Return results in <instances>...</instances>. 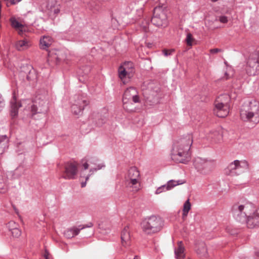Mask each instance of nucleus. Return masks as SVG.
Here are the masks:
<instances>
[{
    "instance_id": "nucleus-1",
    "label": "nucleus",
    "mask_w": 259,
    "mask_h": 259,
    "mask_svg": "<svg viewBox=\"0 0 259 259\" xmlns=\"http://www.w3.org/2000/svg\"><path fill=\"white\" fill-rule=\"evenodd\" d=\"M232 214L235 220L245 224L249 229L259 227V206L255 207L251 202H238L232 207Z\"/></svg>"
},
{
    "instance_id": "nucleus-2",
    "label": "nucleus",
    "mask_w": 259,
    "mask_h": 259,
    "mask_svg": "<svg viewBox=\"0 0 259 259\" xmlns=\"http://www.w3.org/2000/svg\"><path fill=\"white\" fill-rule=\"evenodd\" d=\"M193 143L190 134L181 137L174 142L171 158L176 163H188L191 160L190 147Z\"/></svg>"
},
{
    "instance_id": "nucleus-3",
    "label": "nucleus",
    "mask_w": 259,
    "mask_h": 259,
    "mask_svg": "<svg viewBox=\"0 0 259 259\" xmlns=\"http://www.w3.org/2000/svg\"><path fill=\"white\" fill-rule=\"evenodd\" d=\"M241 119L254 125L259 122V102L251 100L244 102L240 110Z\"/></svg>"
},
{
    "instance_id": "nucleus-4",
    "label": "nucleus",
    "mask_w": 259,
    "mask_h": 259,
    "mask_svg": "<svg viewBox=\"0 0 259 259\" xmlns=\"http://www.w3.org/2000/svg\"><path fill=\"white\" fill-rule=\"evenodd\" d=\"M242 73L248 76L254 75L259 71V52H254L250 54L245 61L238 66Z\"/></svg>"
},
{
    "instance_id": "nucleus-5",
    "label": "nucleus",
    "mask_w": 259,
    "mask_h": 259,
    "mask_svg": "<svg viewBox=\"0 0 259 259\" xmlns=\"http://www.w3.org/2000/svg\"><path fill=\"white\" fill-rule=\"evenodd\" d=\"M123 106L124 109L129 112L135 111V107L128 108V106H133V102L139 103L140 99L136 89L134 87L127 88L124 91L122 98Z\"/></svg>"
},
{
    "instance_id": "nucleus-6",
    "label": "nucleus",
    "mask_w": 259,
    "mask_h": 259,
    "mask_svg": "<svg viewBox=\"0 0 259 259\" xmlns=\"http://www.w3.org/2000/svg\"><path fill=\"white\" fill-rule=\"evenodd\" d=\"M230 100V97L227 94L221 95L216 99L213 111L217 116L224 118L228 115L229 112Z\"/></svg>"
},
{
    "instance_id": "nucleus-7",
    "label": "nucleus",
    "mask_w": 259,
    "mask_h": 259,
    "mask_svg": "<svg viewBox=\"0 0 259 259\" xmlns=\"http://www.w3.org/2000/svg\"><path fill=\"white\" fill-rule=\"evenodd\" d=\"M162 225L161 218L155 215L146 218L142 222L143 230L148 234L159 232L161 229Z\"/></svg>"
},
{
    "instance_id": "nucleus-8",
    "label": "nucleus",
    "mask_w": 259,
    "mask_h": 259,
    "mask_svg": "<svg viewBox=\"0 0 259 259\" xmlns=\"http://www.w3.org/2000/svg\"><path fill=\"white\" fill-rule=\"evenodd\" d=\"M248 169V163L247 161L235 160L230 163L225 169V173L228 176H236L243 173Z\"/></svg>"
},
{
    "instance_id": "nucleus-9",
    "label": "nucleus",
    "mask_w": 259,
    "mask_h": 259,
    "mask_svg": "<svg viewBox=\"0 0 259 259\" xmlns=\"http://www.w3.org/2000/svg\"><path fill=\"white\" fill-rule=\"evenodd\" d=\"M89 103L88 98L85 95H75L71 107L72 112L76 115H82L84 108L88 105Z\"/></svg>"
},
{
    "instance_id": "nucleus-10",
    "label": "nucleus",
    "mask_w": 259,
    "mask_h": 259,
    "mask_svg": "<svg viewBox=\"0 0 259 259\" xmlns=\"http://www.w3.org/2000/svg\"><path fill=\"white\" fill-rule=\"evenodd\" d=\"M193 165L198 172L206 174L212 170L215 164L213 160L197 157L193 160Z\"/></svg>"
},
{
    "instance_id": "nucleus-11",
    "label": "nucleus",
    "mask_w": 259,
    "mask_h": 259,
    "mask_svg": "<svg viewBox=\"0 0 259 259\" xmlns=\"http://www.w3.org/2000/svg\"><path fill=\"white\" fill-rule=\"evenodd\" d=\"M151 22L154 25L158 27H165L167 25V16L161 7H159L154 8L153 16L151 19Z\"/></svg>"
},
{
    "instance_id": "nucleus-12",
    "label": "nucleus",
    "mask_w": 259,
    "mask_h": 259,
    "mask_svg": "<svg viewBox=\"0 0 259 259\" xmlns=\"http://www.w3.org/2000/svg\"><path fill=\"white\" fill-rule=\"evenodd\" d=\"M49 109L48 102L45 98L40 96H36L34 103L31 106L32 115L33 117L36 114L45 115Z\"/></svg>"
},
{
    "instance_id": "nucleus-13",
    "label": "nucleus",
    "mask_w": 259,
    "mask_h": 259,
    "mask_svg": "<svg viewBox=\"0 0 259 259\" xmlns=\"http://www.w3.org/2000/svg\"><path fill=\"white\" fill-rule=\"evenodd\" d=\"M118 71L119 78L123 81V83H125L124 78L126 76L128 78H131L135 72L133 62L131 61L125 62L119 67Z\"/></svg>"
},
{
    "instance_id": "nucleus-14",
    "label": "nucleus",
    "mask_w": 259,
    "mask_h": 259,
    "mask_svg": "<svg viewBox=\"0 0 259 259\" xmlns=\"http://www.w3.org/2000/svg\"><path fill=\"white\" fill-rule=\"evenodd\" d=\"M77 172V163L76 162H66L64 166L63 175L62 178L66 180L74 179Z\"/></svg>"
},
{
    "instance_id": "nucleus-15",
    "label": "nucleus",
    "mask_w": 259,
    "mask_h": 259,
    "mask_svg": "<svg viewBox=\"0 0 259 259\" xmlns=\"http://www.w3.org/2000/svg\"><path fill=\"white\" fill-rule=\"evenodd\" d=\"M140 172L136 167H131L125 177V185L127 187H134L139 182Z\"/></svg>"
},
{
    "instance_id": "nucleus-16",
    "label": "nucleus",
    "mask_w": 259,
    "mask_h": 259,
    "mask_svg": "<svg viewBox=\"0 0 259 259\" xmlns=\"http://www.w3.org/2000/svg\"><path fill=\"white\" fill-rule=\"evenodd\" d=\"M60 8L56 0H48L45 11L51 19H54L60 13Z\"/></svg>"
},
{
    "instance_id": "nucleus-17",
    "label": "nucleus",
    "mask_w": 259,
    "mask_h": 259,
    "mask_svg": "<svg viewBox=\"0 0 259 259\" xmlns=\"http://www.w3.org/2000/svg\"><path fill=\"white\" fill-rule=\"evenodd\" d=\"M93 226V224L92 222H89L86 225H80L77 227L73 226L66 230L64 232V235L67 238H71L77 235L81 230L86 228H91Z\"/></svg>"
},
{
    "instance_id": "nucleus-18",
    "label": "nucleus",
    "mask_w": 259,
    "mask_h": 259,
    "mask_svg": "<svg viewBox=\"0 0 259 259\" xmlns=\"http://www.w3.org/2000/svg\"><path fill=\"white\" fill-rule=\"evenodd\" d=\"M21 77H25L29 82H34L37 79V74L35 69L31 66L26 67V70H22L20 73Z\"/></svg>"
},
{
    "instance_id": "nucleus-19",
    "label": "nucleus",
    "mask_w": 259,
    "mask_h": 259,
    "mask_svg": "<svg viewBox=\"0 0 259 259\" xmlns=\"http://www.w3.org/2000/svg\"><path fill=\"white\" fill-rule=\"evenodd\" d=\"M121 244L123 246L130 245L131 236L128 226H125L121 233Z\"/></svg>"
},
{
    "instance_id": "nucleus-20",
    "label": "nucleus",
    "mask_w": 259,
    "mask_h": 259,
    "mask_svg": "<svg viewBox=\"0 0 259 259\" xmlns=\"http://www.w3.org/2000/svg\"><path fill=\"white\" fill-rule=\"evenodd\" d=\"M195 249L196 253L200 257L207 256V250L206 245L204 242H197L195 243Z\"/></svg>"
},
{
    "instance_id": "nucleus-21",
    "label": "nucleus",
    "mask_w": 259,
    "mask_h": 259,
    "mask_svg": "<svg viewBox=\"0 0 259 259\" xmlns=\"http://www.w3.org/2000/svg\"><path fill=\"white\" fill-rule=\"evenodd\" d=\"M89 119L97 126H101L106 121L105 117L98 113H94Z\"/></svg>"
},
{
    "instance_id": "nucleus-22",
    "label": "nucleus",
    "mask_w": 259,
    "mask_h": 259,
    "mask_svg": "<svg viewBox=\"0 0 259 259\" xmlns=\"http://www.w3.org/2000/svg\"><path fill=\"white\" fill-rule=\"evenodd\" d=\"M208 138L211 139L214 142L217 143L221 142L223 139L222 129L219 127L216 130L211 131Z\"/></svg>"
},
{
    "instance_id": "nucleus-23",
    "label": "nucleus",
    "mask_w": 259,
    "mask_h": 259,
    "mask_svg": "<svg viewBox=\"0 0 259 259\" xmlns=\"http://www.w3.org/2000/svg\"><path fill=\"white\" fill-rule=\"evenodd\" d=\"M7 227L11 231L13 237L18 238L21 235V231L17 227V225L14 222H10L7 225Z\"/></svg>"
},
{
    "instance_id": "nucleus-24",
    "label": "nucleus",
    "mask_w": 259,
    "mask_h": 259,
    "mask_svg": "<svg viewBox=\"0 0 259 259\" xmlns=\"http://www.w3.org/2000/svg\"><path fill=\"white\" fill-rule=\"evenodd\" d=\"M178 245V248L175 249V257L177 259H183L185 257V248L183 245L182 241H179Z\"/></svg>"
},
{
    "instance_id": "nucleus-25",
    "label": "nucleus",
    "mask_w": 259,
    "mask_h": 259,
    "mask_svg": "<svg viewBox=\"0 0 259 259\" xmlns=\"http://www.w3.org/2000/svg\"><path fill=\"white\" fill-rule=\"evenodd\" d=\"M9 139L6 135L0 136V154H2L8 148Z\"/></svg>"
},
{
    "instance_id": "nucleus-26",
    "label": "nucleus",
    "mask_w": 259,
    "mask_h": 259,
    "mask_svg": "<svg viewBox=\"0 0 259 259\" xmlns=\"http://www.w3.org/2000/svg\"><path fill=\"white\" fill-rule=\"evenodd\" d=\"M52 44V38L49 36H44L40 39V47L41 49L47 50Z\"/></svg>"
},
{
    "instance_id": "nucleus-27",
    "label": "nucleus",
    "mask_w": 259,
    "mask_h": 259,
    "mask_svg": "<svg viewBox=\"0 0 259 259\" xmlns=\"http://www.w3.org/2000/svg\"><path fill=\"white\" fill-rule=\"evenodd\" d=\"M11 115L13 118H14L17 115L18 113V109L20 107H21V105L19 103H16L15 101H11Z\"/></svg>"
},
{
    "instance_id": "nucleus-28",
    "label": "nucleus",
    "mask_w": 259,
    "mask_h": 259,
    "mask_svg": "<svg viewBox=\"0 0 259 259\" xmlns=\"http://www.w3.org/2000/svg\"><path fill=\"white\" fill-rule=\"evenodd\" d=\"M10 22H11V25L12 27L16 29H19V34H21L22 32V30L21 29L22 28L23 25L19 22L15 17H11L10 19Z\"/></svg>"
},
{
    "instance_id": "nucleus-29",
    "label": "nucleus",
    "mask_w": 259,
    "mask_h": 259,
    "mask_svg": "<svg viewBox=\"0 0 259 259\" xmlns=\"http://www.w3.org/2000/svg\"><path fill=\"white\" fill-rule=\"evenodd\" d=\"M28 47V42L27 40L23 39L18 41L16 44V47L19 51H22L27 49Z\"/></svg>"
},
{
    "instance_id": "nucleus-30",
    "label": "nucleus",
    "mask_w": 259,
    "mask_h": 259,
    "mask_svg": "<svg viewBox=\"0 0 259 259\" xmlns=\"http://www.w3.org/2000/svg\"><path fill=\"white\" fill-rule=\"evenodd\" d=\"M99 228L100 229L101 233L104 234H108L111 231L110 225H106V223L102 222L99 224Z\"/></svg>"
},
{
    "instance_id": "nucleus-31",
    "label": "nucleus",
    "mask_w": 259,
    "mask_h": 259,
    "mask_svg": "<svg viewBox=\"0 0 259 259\" xmlns=\"http://www.w3.org/2000/svg\"><path fill=\"white\" fill-rule=\"evenodd\" d=\"M8 190V185L6 181L4 180L3 176L0 175V193H4Z\"/></svg>"
},
{
    "instance_id": "nucleus-32",
    "label": "nucleus",
    "mask_w": 259,
    "mask_h": 259,
    "mask_svg": "<svg viewBox=\"0 0 259 259\" xmlns=\"http://www.w3.org/2000/svg\"><path fill=\"white\" fill-rule=\"evenodd\" d=\"M191 209V203L189 199H188L184 204L183 209V217H185L187 216L189 211Z\"/></svg>"
},
{
    "instance_id": "nucleus-33",
    "label": "nucleus",
    "mask_w": 259,
    "mask_h": 259,
    "mask_svg": "<svg viewBox=\"0 0 259 259\" xmlns=\"http://www.w3.org/2000/svg\"><path fill=\"white\" fill-rule=\"evenodd\" d=\"M184 183L181 180H179L178 181H175L174 180H170L169 181L167 184L166 187H167L168 190L172 188L173 187L178 186L179 185L182 184Z\"/></svg>"
},
{
    "instance_id": "nucleus-34",
    "label": "nucleus",
    "mask_w": 259,
    "mask_h": 259,
    "mask_svg": "<svg viewBox=\"0 0 259 259\" xmlns=\"http://www.w3.org/2000/svg\"><path fill=\"white\" fill-rule=\"evenodd\" d=\"M24 169L23 167L19 166L14 171L13 176L14 179L19 178L23 174Z\"/></svg>"
},
{
    "instance_id": "nucleus-35",
    "label": "nucleus",
    "mask_w": 259,
    "mask_h": 259,
    "mask_svg": "<svg viewBox=\"0 0 259 259\" xmlns=\"http://www.w3.org/2000/svg\"><path fill=\"white\" fill-rule=\"evenodd\" d=\"M91 71V67L89 66H85L82 67V68L80 69L79 72H78L80 75L83 76L84 75L88 74Z\"/></svg>"
},
{
    "instance_id": "nucleus-36",
    "label": "nucleus",
    "mask_w": 259,
    "mask_h": 259,
    "mask_svg": "<svg viewBox=\"0 0 259 259\" xmlns=\"http://www.w3.org/2000/svg\"><path fill=\"white\" fill-rule=\"evenodd\" d=\"M168 190L166 185H162L157 189L155 191V194H158L162 192L163 191Z\"/></svg>"
},
{
    "instance_id": "nucleus-37",
    "label": "nucleus",
    "mask_w": 259,
    "mask_h": 259,
    "mask_svg": "<svg viewBox=\"0 0 259 259\" xmlns=\"http://www.w3.org/2000/svg\"><path fill=\"white\" fill-rule=\"evenodd\" d=\"M192 35L191 33H188L187 34V37L186 39V41L188 46H191L192 45Z\"/></svg>"
},
{
    "instance_id": "nucleus-38",
    "label": "nucleus",
    "mask_w": 259,
    "mask_h": 259,
    "mask_svg": "<svg viewBox=\"0 0 259 259\" xmlns=\"http://www.w3.org/2000/svg\"><path fill=\"white\" fill-rule=\"evenodd\" d=\"M175 52V50L174 49H171V50H166V49H164L162 51V53L163 54L166 56V57H167L168 56H170L172 54V53Z\"/></svg>"
},
{
    "instance_id": "nucleus-39",
    "label": "nucleus",
    "mask_w": 259,
    "mask_h": 259,
    "mask_svg": "<svg viewBox=\"0 0 259 259\" xmlns=\"http://www.w3.org/2000/svg\"><path fill=\"white\" fill-rule=\"evenodd\" d=\"M5 106V101L2 95L0 94V112L2 111Z\"/></svg>"
},
{
    "instance_id": "nucleus-40",
    "label": "nucleus",
    "mask_w": 259,
    "mask_h": 259,
    "mask_svg": "<svg viewBox=\"0 0 259 259\" xmlns=\"http://www.w3.org/2000/svg\"><path fill=\"white\" fill-rule=\"evenodd\" d=\"M105 167V165L104 164V163L99 164L97 165V168H93V169H90V172L96 171L97 170L101 169H102V168H104Z\"/></svg>"
},
{
    "instance_id": "nucleus-41",
    "label": "nucleus",
    "mask_w": 259,
    "mask_h": 259,
    "mask_svg": "<svg viewBox=\"0 0 259 259\" xmlns=\"http://www.w3.org/2000/svg\"><path fill=\"white\" fill-rule=\"evenodd\" d=\"M219 21L223 23H226L228 21V17L225 16H221L219 17Z\"/></svg>"
},
{
    "instance_id": "nucleus-42",
    "label": "nucleus",
    "mask_w": 259,
    "mask_h": 259,
    "mask_svg": "<svg viewBox=\"0 0 259 259\" xmlns=\"http://www.w3.org/2000/svg\"><path fill=\"white\" fill-rule=\"evenodd\" d=\"M221 51V50L220 49H218V48L211 49L210 50V52L211 54H216V53H217L218 52H220Z\"/></svg>"
},
{
    "instance_id": "nucleus-43",
    "label": "nucleus",
    "mask_w": 259,
    "mask_h": 259,
    "mask_svg": "<svg viewBox=\"0 0 259 259\" xmlns=\"http://www.w3.org/2000/svg\"><path fill=\"white\" fill-rule=\"evenodd\" d=\"M254 257V259H259V249L255 251Z\"/></svg>"
},
{
    "instance_id": "nucleus-44",
    "label": "nucleus",
    "mask_w": 259,
    "mask_h": 259,
    "mask_svg": "<svg viewBox=\"0 0 259 259\" xmlns=\"http://www.w3.org/2000/svg\"><path fill=\"white\" fill-rule=\"evenodd\" d=\"M149 22H146V24L145 25H143V30L145 31V32H147L148 31V25H149Z\"/></svg>"
},
{
    "instance_id": "nucleus-45",
    "label": "nucleus",
    "mask_w": 259,
    "mask_h": 259,
    "mask_svg": "<svg viewBox=\"0 0 259 259\" xmlns=\"http://www.w3.org/2000/svg\"><path fill=\"white\" fill-rule=\"evenodd\" d=\"M65 59V57H60V55L58 54L57 55V59L59 60V61H61L62 60H63Z\"/></svg>"
},
{
    "instance_id": "nucleus-46",
    "label": "nucleus",
    "mask_w": 259,
    "mask_h": 259,
    "mask_svg": "<svg viewBox=\"0 0 259 259\" xmlns=\"http://www.w3.org/2000/svg\"><path fill=\"white\" fill-rule=\"evenodd\" d=\"M49 252L46 250L45 251V253L44 255V256L45 257V259H49Z\"/></svg>"
},
{
    "instance_id": "nucleus-47",
    "label": "nucleus",
    "mask_w": 259,
    "mask_h": 259,
    "mask_svg": "<svg viewBox=\"0 0 259 259\" xmlns=\"http://www.w3.org/2000/svg\"><path fill=\"white\" fill-rule=\"evenodd\" d=\"M82 165L84 169H87L88 168L89 164L87 162H85L84 163H83Z\"/></svg>"
},
{
    "instance_id": "nucleus-48",
    "label": "nucleus",
    "mask_w": 259,
    "mask_h": 259,
    "mask_svg": "<svg viewBox=\"0 0 259 259\" xmlns=\"http://www.w3.org/2000/svg\"><path fill=\"white\" fill-rule=\"evenodd\" d=\"M225 76L224 77L226 79H228L230 77V75L227 72L225 73Z\"/></svg>"
},
{
    "instance_id": "nucleus-49",
    "label": "nucleus",
    "mask_w": 259,
    "mask_h": 259,
    "mask_svg": "<svg viewBox=\"0 0 259 259\" xmlns=\"http://www.w3.org/2000/svg\"><path fill=\"white\" fill-rule=\"evenodd\" d=\"M86 183H87V182L85 181V182H82L81 183V186L82 188L83 187H84L85 186H86Z\"/></svg>"
},
{
    "instance_id": "nucleus-50",
    "label": "nucleus",
    "mask_w": 259,
    "mask_h": 259,
    "mask_svg": "<svg viewBox=\"0 0 259 259\" xmlns=\"http://www.w3.org/2000/svg\"><path fill=\"white\" fill-rule=\"evenodd\" d=\"M90 175H88L85 178V181L87 182L89 179Z\"/></svg>"
},
{
    "instance_id": "nucleus-51",
    "label": "nucleus",
    "mask_w": 259,
    "mask_h": 259,
    "mask_svg": "<svg viewBox=\"0 0 259 259\" xmlns=\"http://www.w3.org/2000/svg\"><path fill=\"white\" fill-rule=\"evenodd\" d=\"M212 2H217L218 0H210Z\"/></svg>"
},
{
    "instance_id": "nucleus-52",
    "label": "nucleus",
    "mask_w": 259,
    "mask_h": 259,
    "mask_svg": "<svg viewBox=\"0 0 259 259\" xmlns=\"http://www.w3.org/2000/svg\"><path fill=\"white\" fill-rule=\"evenodd\" d=\"M134 259H138V257L137 256H135Z\"/></svg>"
},
{
    "instance_id": "nucleus-53",
    "label": "nucleus",
    "mask_w": 259,
    "mask_h": 259,
    "mask_svg": "<svg viewBox=\"0 0 259 259\" xmlns=\"http://www.w3.org/2000/svg\"><path fill=\"white\" fill-rule=\"evenodd\" d=\"M139 13H143V11L142 10H139Z\"/></svg>"
},
{
    "instance_id": "nucleus-54",
    "label": "nucleus",
    "mask_w": 259,
    "mask_h": 259,
    "mask_svg": "<svg viewBox=\"0 0 259 259\" xmlns=\"http://www.w3.org/2000/svg\"><path fill=\"white\" fill-rule=\"evenodd\" d=\"M133 107H135L133 104ZM128 108H132V106H128Z\"/></svg>"
}]
</instances>
